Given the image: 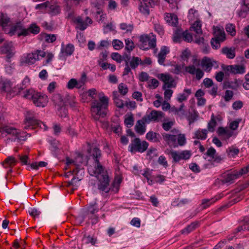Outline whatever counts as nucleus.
<instances>
[{
    "mask_svg": "<svg viewBox=\"0 0 249 249\" xmlns=\"http://www.w3.org/2000/svg\"><path fill=\"white\" fill-rule=\"evenodd\" d=\"M92 154L94 159V162L88 167V172L90 175L95 176L98 179L99 181L98 189L100 192L108 193L110 190L108 175L107 171L98 160L101 156V151L98 148H94L92 150Z\"/></svg>",
    "mask_w": 249,
    "mask_h": 249,
    "instance_id": "nucleus-1",
    "label": "nucleus"
},
{
    "mask_svg": "<svg viewBox=\"0 0 249 249\" xmlns=\"http://www.w3.org/2000/svg\"><path fill=\"white\" fill-rule=\"evenodd\" d=\"M108 105V98L104 95L100 96L98 100H94L91 103V115L95 121H99L101 118L106 116Z\"/></svg>",
    "mask_w": 249,
    "mask_h": 249,
    "instance_id": "nucleus-2",
    "label": "nucleus"
},
{
    "mask_svg": "<svg viewBox=\"0 0 249 249\" xmlns=\"http://www.w3.org/2000/svg\"><path fill=\"white\" fill-rule=\"evenodd\" d=\"M172 134L164 133L162 134L163 140L170 147L176 148L178 146H183L186 143L185 134L179 133V131L176 129L171 130Z\"/></svg>",
    "mask_w": 249,
    "mask_h": 249,
    "instance_id": "nucleus-3",
    "label": "nucleus"
},
{
    "mask_svg": "<svg viewBox=\"0 0 249 249\" xmlns=\"http://www.w3.org/2000/svg\"><path fill=\"white\" fill-rule=\"evenodd\" d=\"M23 96L25 98L32 99L34 104L39 107H45L48 101V97L46 95L36 91L33 89L26 90Z\"/></svg>",
    "mask_w": 249,
    "mask_h": 249,
    "instance_id": "nucleus-4",
    "label": "nucleus"
},
{
    "mask_svg": "<svg viewBox=\"0 0 249 249\" xmlns=\"http://www.w3.org/2000/svg\"><path fill=\"white\" fill-rule=\"evenodd\" d=\"M86 209L84 216L77 217L76 220L81 223L84 221V219L87 218L89 220H91L92 225L96 224L99 221V217L96 214L99 211L97 203L96 202L90 203Z\"/></svg>",
    "mask_w": 249,
    "mask_h": 249,
    "instance_id": "nucleus-5",
    "label": "nucleus"
},
{
    "mask_svg": "<svg viewBox=\"0 0 249 249\" xmlns=\"http://www.w3.org/2000/svg\"><path fill=\"white\" fill-rule=\"evenodd\" d=\"M24 128L25 129L36 127H40L46 130L47 129V126L42 122L36 119V114L34 112L28 111L26 114L25 122Z\"/></svg>",
    "mask_w": 249,
    "mask_h": 249,
    "instance_id": "nucleus-6",
    "label": "nucleus"
},
{
    "mask_svg": "<svg viewBox=\"0 0 249 249\" xmlns=\"http://www.w3.org/2000/svg\"><path fill=\"white\" fill-rule=\"evenodd\" d=\"M0 132L1 134L6 133L8 135L14 137V141L19 142L26 140V133L21 132L13 127L4 126L0 128Z\"/></svg>",
    "mask_w": 249,
    "mask_h": 249,
    "instance_id": "nucleus-7",
    "label": "nucleus"
},
{
    "mask_svg": "<svg viewBox=\"0 0 249 249\" xmlns=\"http://www.w3.org/2000/svg\"><path fill=\"white\" fill-rule=\"evenodd\" d=\"M139 41L140 48L143 50L153 49L156 46V36L153 33L141 36Z\"/></svg>",
    "mask_w": 249,
    "mask_h": 249,
    "instance_id": "nucleus-8",
    "label": "nucleus"
},
{
    "mask_svg": "<svg viewBox=\"0 0 249 249\" xmlns=\"http://www.w3.org/2000/svg\"><path fill=\"white\" fill-rule=\"evenodd\" d=\"M148 145L146 141H141L139 138H136L132 141L129 145L128 151L133 154L136 152L143 153L147 149Z\"/></svg>",
    "mask_w": 249,
    "mask_h": 249,
    "instance_id": "nucleus-9",
    "label": "nucleus"
},
{
    "mask_svg": "<svg viewBox=\"0 0 249 249\" xmlns=\"http://www.w3.org/2000/svg\"><path fill=\"white\" fill-rule=\"evenodd\" d=\"M168 154L171 156L175 162H178L181 160H189L192 155L191 151L190 150H171Z\"/></svg>",
    "mask_w": 249,
    "mask_h": 249,
    "instance_id": "nucleus-10",
    "label": "nucleus"
},
{
    "mask_svg": "<svg viewBox=\"0 0 249 249\" xmlns=\"http://www.w3.org/2000/svg\"><path fill=\"white\" fill-rule=\"evenodd\" d=\"M69 97H70L69 96L63 97L60 94H56L53 95V100L54 103L59 107L58 109V110L63 111V114H61V113L59 114V115L62 117H65L67 115V111L66 110L64 106L67 105V100Z\"/></svg>",
    "mask_w": 249,
    "mask_h": 249,
    "instance_id": "nucleus-11",
    "label": "nucleus"
},
{
    "mask_svg": "<svg viewBox=\"0 0 249 249\" xmlns=\"http://www.w3.org/2000/svg\"><path fill=\"white\" fill-rule=\"evenodd\" d=\"M157 77L163 82V89L174 88L177 86L174 78L170 74L160 73Z\"/></svg>",
    "mask_w": 249,
    "mask_h": 249,
    "instance_id": "nucleus-12",
    "label": "nucleus"
},
{
    "mask_svg": "<svg viewBox=\"0 0 249 249\" xmlns=\"http://www.w3.org/2000/svg\"><path fill=\"white\" fill-rule=\"evenodd\" d=\"M2 54L6 55V60H8L12 57L15 53V49L12 42H5L0 48Z\"/></svg>",
    "mask_w": 249,
    "mask_h": 249,
    "instance_id": "nucleus-13",
    "label": "nucleus"
},
{
    "mask_svg": "<svg viewBox=\"0 0 249 249\" xmlns=\"http://www.w3.org/2000/svg\"><path fill=\"white\" fill-rule=\"evenodd\" d=\"M201 63L203 69L207 72L210 71L213 68L217 69L219 67L216 61L208 57H204L202 59Z\"/></svg>",
    "mask_w": 249,
    "mask_h": 249,
    "instance_id": "nucleus-14",
    "label": "nucleus"
},
{
    "mask_svg": "<svg viewBox=\"0 0 249 249\" xmlns=\"http://www.w3.org/2000/svg\"><path fill=\"white\" fill-rule=\"evenodd\" d=\"M37 60V54L35 53V51L31 53L24 54L20 58L21 65H32Z\"/></svg>",
    "mask_w": 249,
    "mask_h": 249,
    "instance_id": "nucleus-15",
    "label": "nucleus"
},
{
    "mask_svg": "<svg viewBox=\"0 0 249 249\" xmlns=\"http://www.w3.org/2000/svg\"><path fill=\"white\" fill-rule=\"evenodd\" d=\"M73 20L77 24L76 28H79L81 31L85 30L88 24H91L92 23V19L88 17H87L85 20H84L81 17L78 16L74 18Z\"/></svg>",
    "mask_w": 249,
    "mask_h": 249,
    "instance_id": "nucleus-16",
    "label": "nucleus"
},
{
    "mask_svg": "<svg viewBox=\"0 0 249 249\" xmlns=\"http://www.w3.org/2000/svg\"><path fill=\"white\" fill-rule=\"evenodd\" d=\"M240 176V174L237 171H234L231 173L225 174L222 176L221 180L222 183L231 184L234 180L238 178Z\"/></svg>",
    "mask_w": 249,
    "mask_h": 249,
    "instance_id": "nucleus-17",
    "label": "nucleus"
},
{
    "mask_svg": "<svg viewBox=\"0 0 249 249\" xmlns=\"http://www.w3.org/2000/svg\"><path fill=\"white\" fill-rule=\"evenodd\" d=\"M23 29H25V28L20 22H17L13 25L11 23V25L7 29V31L5 33L10 34V36H13L16 34L18 35L19 33L23 32Z\"/></svg>",
    "mask_w": 249,
    "mask_h": 249,
    "instance_id": "nucleus-18",
    "label": "nucleus"
},
{
    "mask_svg": "<svg viewBox=\"0 0 249 249\" xmlns=\"http://www.w3.org/2000/svg\"><path fill=\"white\" fill-rule=\"evenodd\" d=\"M146 118L147 122L151 121H158L163 117V113L161 111L152 110L148 115L143 116Z\"/></svg>",
    "mask_w": 249,
    "mask_h": 249,
    "instance_id": "nucleus-19",
    "label": "nucleus"
},
{
    "mask_svg": "<svg viewBox=\"0 0 249 249\" xmlns=\"http://www.w3.org/2000/svg\"><path fill=\"white\" fill-rule=\"evenodd\" d=\"M153 3L152 0H146L142 1L139 5V9L140 12L145 15L149 14V8Z\"/></svg>",
    "mask_w": 249,
    "mask_h": 249,
    "instance_id": "nucleus-20",
    "label": "nucleus"
},
{
    "mask_svg": "<svg viewBox=\"0 0 249 249\" xmlns=\"http://www.w3.org/2000/svg\"><path fill=\"white\" fill-rule=\"evenodd\" d=\"M74 50V46L71 44H69L66 46L62 44L61 53L59 56L61 58L71 55L72 54Z\"/></svg>",
    "mask_w": 249,
    "mask_h": 249,
    "instance_id": "nucleus-21",
    "label": "nucleus"
},
{
    "mask_svg": "<svg viewBox=\"0 0 249 249\" xmlns=\"http://www.w3.org/2000/svg\"><path fill=\"white\" fill-rule=\"evenodd\" d=\"M146 118L143 117L142 119L138 120L135 126V131L139 134H143L146 130L145 124H147Z\"/></svg>",
    "mask_w": 249,
    "mask_h": 249,
    "instance_id": "nucleus-22",
    "label": "nucleus"
},
{
    "mask_svg": "<svg viewBox=\"0 0 249 249\" xmlns=\"http://www.w3.org/2000/svg\"><path fill=\"white\" fill-rule=\"evenodd\" d=\"M241 7L237 14L239 17L244 18L249 12V2L248 0H242L241 3Z\"/></svg>",
    "mask_w": 249,
    "mask_h": 249,
    "instance_id": "nucleus-23",
    "label": "nucleus"
},
{
    "mask_svg": "<svg viewBox=\"0 0 249 249\" xmlns=\"http://www.w3.org/2000/svg\"><path fill=\"white\" fill-rule=\"evenodd\" d=\"M164 19L169 25L171 26H176L178 23V17L174 13H165Z\"/></svg>",
    "mask_w": 249,
    "mask_h": 249,
    "instance_id": "nucleus-24",
    "label": "nucleus"
},
{
    "mask_svg": "<svg viewBox=\"0 0 249 249\" xmlns=\"http://www.w3.org/2000/svg\"><path fill=\"white\" fill-rule=\"evenodd\" d=\"M11 25V21L7 15L1 13L0 14V26H1L5 32H6L8 27Z\"/></svg>",
    "mask_w": 249,
    "mask_h": 249,
    "instance_id": "nucleus-25",
    "label": "nucleus"
},
{
    "mask_svg": "<svg viewBox=\"0 0 249 249\" xmlns=\"http://www.w3.org/2000/svg\"><path fill=\"white\" fill-rule=\"evenodd\" d=\"M39 32V28L36 25H32L28 29H23L22 33H19L18 34V36H26L28 35L30 33H32L34 34H37Z\"/></svg>",
    "mask_w": 249,
    "mask_h": 249,
    "instance_id": "nucleus-26",
    "label": "nucleus"
},
{
    "mask_svg": "<svg viewBox=\"0 0 249 249\" xmlns=\"http://www.w3.org/2000/svg\"><path fill=\"white\" fill-rule=\"evenodd\" d=\"M169 53V49L166 46H162L158 55V62L160 65L164 64L166 54Z\"/></svg>",
    "mask_w": 249,
    "mask_h": 249,
    "instance_id": "nucleus-27",
    "label": "nucleus"
},
{
    "mask_svg": "<svg viewBox=\"0 0 249 249\" xmlns=\"http://www.w3.org/2000/svg\"><path fill=\"white\" fill-rule=\"evenodd\" d=\"M221 52L229 59H233L235 56V49L234 47H225L222 48Z\"/></svg>",
    "mask_w": 249,
    "mask_h": 249,
    "instance_id": "nucleus-28",
    "label": "nucleus"
},
{
    "mask_svg": "<svg viewBox=\"0 0 249 249\" xmlns=\"http://www.w3.org/2000/svg\"><path fill=\"white\" fill-rule=\"evenodd\" d=\"M213 34L214 38L218 39L221 41H223L225 39V34L223 29L219 27H213Z\"/></svg>",
    "mask_w": 249,
    "mask_h": 249,
    "instance_id": "nucleus-29",
    "label": "nucleus"
},
{
    "mask_svg": "<svg viewBox=\"0 0 249 249\" xmlns=\"http://www.w3.org/2000/svg\"><path fill=\"white\" fill-rule=\"evenodd\" d=\"M17 163L15 158L12 156L7 157L2 162V165L4 168L7 169L13 168Z\"/></svg>",
    "mask_w": 249,
    "mask_h": 249,
    "instance_id": "nucleus-30",
    "label": "nucleus"
},
{
    "mask_svg": "<svg viewBox=\"0 0 249 249\" xmlns=\"http://www.w3.org/2000/svg\"><path fill=\"white\" fill-rule=\"evenodd\" d=\"M222 196L220 195L216 196L211 199H205L202 200L201 205L203 209H206L209 207L211 204L214 203L216 201L219 200Z\"/></svg>",
    "mask_w": 249,
    "mask_h": 249,
    "instance_id": "nucleus-31",
    "label": "nucleus"
},
{
    "mask_svg": "<svg viewBox=\"0 0 249 249\" xmlns=\"http://www.w3.org/2000/svg\"><path fill=\"white\" fill-rule=\"evenodd\" d=\"M1 89L3 91L7 93V98H10V95L11 94L12 89V84L8 81H5L2 83L1 86Z\"/></svg>",
    "mask_w": 249,
    "mask_h": 249,
    "instance_id": "nucleus-32",
    "label": "nucleus"
},
{
    "mask_svg": "<svg viewBox=\"0 0 249 249\" xmlns=\"http://www.w3.org/2000/svg\"><path fill=\"white\" fill-rule=\"evenodd\" d=\"M202 24L200 21L196 20L191 27V30L195 32L196 35L199 36L202 34Z\"/></svg>",
    "mask_w": 249,
    "mask_h": 249,
    "instance_id": "nucleus-33",
    "label": "nucleus"
},
{
    "mask_svg": "<svg viewBox=\"0 0 249 249\" xmlns=\"http://www.w3.org/2000/svg\"><path fill=\"white\" fill-rule=\"evenodd\" d=\"M125 125L128 128L132 126L134 123V118L132 113H128L125 115L124 120Z\"/></svg>",
    "mask_w": 249,
    "mask_h": 249,
    "instance_id": "nucleus-34",
    "label": "nucleus"
},
{
    "mask_svg": "<svg viewBox=\"0 0 249 249\" xmlns=\"http://www.w3.org/2000/svg\"><path fill=\"white\" fill-rule=\"evenodd\" d=\"M192 93L191 89H184L183 93H179L178 95L177 100L181 103L184 101H186L188 96Z\"/></svg>",
    "mask_w": 249,
    "mask_h": 249,
    "instance_id": "nucleus-35",
    "label": "nucleus"
},
{
    "mask_svg": "<svg viewBox=\"0 0 249 249\" xmlns=\"http://www.w3.org/2000/svg\"><path fill=\"white\" fill-rule=\"evenodd\" d=\"M129 63L132 69H135L139 64H142L143 63L140 58L133 56L129 61Z\"/></svg>",
    "mask_w": 249,
    "mask_h": 249,
    "instance_id": "nucleus-36",
    "label": "nucleus"
},
{
    "mask_svg": "<svg viewBox=\"0 0 249 249\" xmlns=\"http://www.w3.org/2000/svg\"><path fill=\"white\" fill-rule=\"evenodd\" d=\"M183 32L181 30L177 29L174 34L173 40L175 42H179L183 38Z\"/></svg>",
    "mask_w": 249,
    "mask_h": 249,
    "instance_id": "nucleus-37",
    "label": "nucleus"
},
{
    "mask_svg": "<svg viewBox=\"0 0 249 249\" xmlns=\"http://www.w3.org/2000/svg\"><path fill=\"white\" fill-rule=\"evenodd\" d=\"M61 12L60 6L56 4L51 5L49 7V12L53 16L59 14Z\"/></svg>",
    "mask_w": 249,
    "mask_h": 249,
    "instance_id": "nucleus-38",
    "label": "nucleus"
},
{
    "mask_svg": "<svg viewBox=\"0 0 249 249\" xmlns=\"http://www.w3.org/2000/svg\"><path fill=\"white\" fill-rule=\"evenodd\" d=\"M114 103L116 106L119 108H122L124 107V104L123 100H121L117 96V91L113 92Z\"/></svg>",
    "mask_w": 249,
    "mask_h": 249,
    "instance_id": "nucleus-39",
    "label": "nucleus"
},
{
    "mask_svg": "<svg viewBox=\"0 0 249 249\" xmlns=\"http://www.w3.org/2000/svg\"><path fill=\"white\" fill-rule=\"evenodd\" d=\"M157 136H159V135L153 131H150L146 134V138L148 141L153 142H157L159 141Z\"/></svg>",
    "mask_w": 249,
    "mask_h": 249,
    "instance_id": "nucleus-40",
    "label": "nucleus"
},
{
    "mask_svg": "<svg viewBox=\"0 0 249 249\" xmlns=\"http://www.w3.org/2000/svg\"><path fill=\"white\" fill-rule=\"evenodd\" d=\"M231 71L235 73L242 74L245 72V67L243 65L232 66Z\"/></svg>",
    "mask_w": 249,
    "mask_h": 249,
    "instance_id": "nucleus-41",
    "label": "nucleus"
},
{
    "mask_svg": "<svg viewBox=\"0 0 249 249\" xmlns=\"http://www.w3.org/2000/svg\"><path fill=\"white\" fill-rule=\"evenodd\" d=\"M7 63L5 64L4 69L5 71L8 74H12L14 71V65L13 63H11L10 59L8 60H6Z\"/></svg>",
    "mask_w": 249,
    "mask_h": 249,
    "instance_id": "nucleus-42",
    "label": "nucleus"
},
{
    "mask_svg": "<svg viewBox=\"0 0 249 249\" xmlns=\"http://www.w3.org/2000/svg\"><path fill=\"white\" fill-rule=\"evenodd\" d=\"M195 135L198 139L205 140L207 138V130L206 129L198 130L196 132Z\"/></svg>",
    "mask_w": 249,
    "mask_h": 249,
    "instance_id": "nucleus-43",
    "label": "nucleus"
},
{
    "mask_svg": "<svg viewBox=\"0 0 249 249\" xmlns=\"http://www.w3.org/2000/svg\"><path fill=\"white\" fill-rule=\"evenodd\" d=\"M197 226L196 223H192L190 225H188L187 227L181 231L182 234H188L193 230H194Z\"/></svg>",
    "mask_w": 249,
    "mask_h": 249,
    "instance_id": "nucleus-44",
    "label": "nucleus"
},
{
    "mask_svg": "<svg viewBox=\"0 0 249 249\" xmlns=\"http://www.w3.org/2000/svg\"><path fill=\"white\" fill-rule=\"evenodd\" d=\"M216 124V122L215 119V117L213 114L211 116V119L208 124V129L210 132H213L214 130V127Z\"/></svg>",
    "mask_w": 249,
    "mask_h": 249,
    "instance_id": "nucleus-45",
    "label": "nucleus"
},
{
    "mask_svg": "<svg viewBox=\"0 0 249 249\" xmlns=\"http://www.w3.org/2000/svg\"><path fill=\"white\" fill-rule=\"evenodd\" d=\"M198 117V113L196 111H194V113H190L187 118L189 125L194 123L197 120Z\"/></svg>",
    "mask_w": 249,
    "mask_h": 249,
    "instance_id": "nucleus-46",
    "label": "nucleus"
},
{
    "mask_svg": "<svg viewBox=\"0 0 249 249\" xmlns=\"http://www.w3.org/2000/svg\"><path fill=\"white\" fill-rule=\"evenodd\" d=\"M237 230L238 231H240L243 230L249 231V217L245 218L244 224L239 227Z\"/></svg>",
    "mask_w": 249,
    "mask_h": 249,
    "instance_id": "nucleus-47",
    "label": "nucleus"
},
{
    "mask_svg": "<svg viewBox=\"0 0 249 249\" xmlns=\"http://www.w3.org/2000/svg\"><path fill=\"white\" fill-rule=\"evenodd\" d=\"M118 90L119 93L123 96H124L128 92L127 86L124 83H121L118 86Z\"/></svg>",
    "mask_w": 249,
    "mask_h": 249,
    "instance_id": "nucleus-48",
    "label": "nucleus"
},
{
    "mask_svg": "<svg viewBox=\"0 0 249 249\" xmlns=\"http://www.w3.org/2000/svg\"><path fill=\"white\" fill-rule=\"evenodd\" d=\"M83 241L87 244L91 243L92 245H94L97 240L92 236L84 235L83 238Z\"/></svg>",
    "mask_w": 249,
    "mask_h": 249,
    "instance_id": "nucleus-49",
    "label": "nucleus"
},
{
    "mask_svg": "<svg viewBox=\"0 0 249 249\" xmlns=\"http://www.w3.org/2000/svg\"><path fill=\"white\" fill-rule=\"evenodd\" d=\"M26 86L24 87H21L20 86H18L17 87H12L11 94L10 95V98L13 96H14L16 95H18L20 93L21 91L24 88H25Z\"/></svg>",
    "mask_w": 249,
    "mask_h": 249,
    "instance_id": "nucleus-50",
    "label": "nucleus"
},
{
    "mask_svg": "<svg viewBox=\"0 0 249 249\" xmlns=\"http://www.w3.org/2000/svg\"><path fill=\"white\" fill-rule=\"evenodd\" d=\"M197 16L198 12L197 10L193 9H191L189 10L188 16L189 20H194L197 18Z\"/></svg>",
    "mask_w": 249,
    "mask_h": 249,
    "instance_id": "nucleus-51",
    "label": "nucleus"
},
{
    "mask_svg": "<svg viewBox=\"0 0 249 249\" xmlns=\"http://www.w3.org/2000/svg\"><path fill=\"white\" fill-rule=\"evenodd\" d=\"M226 30L232 36H234L236 34L235 27L232 24H227L226 27Z\"/></svg>",
    "mask_w": 249,
    "mask_h": 249,
    "instance_id": "nucleus-52",
    "label": "nucleus"
},
{
    "mask_svg": "<svg viewBox=\"0 0 249 249\" xmlns=\"http://www.w3.org/2000/svg\"><path fill=\"white\" fill-rule=\"evenodd\" d=\"M67 88L69 89H72L74 88L80 89L79 87L78 86L77 80L74 78L71 79L68 82L67 84Z\"/></svg>",
    "mask_w": 249,
    "mask_h": 249,
    "instance_id": "nucleus-53",
    "label": "nucleus"
},
{
    "mask_svg": "<svg viewBox=\"0 0 249 249\" xmlns=\"http://www.w3.org/2000/svg\"><path fill=\"white\" fill-rule=\"evenodd\" d=\"M92 7L95 8L97 9L96 13L98 15H100L102 13V5L101 4L96 1H93L91 3Z\"/></svg>",
    "mask_w": 249,
    "mask_h": 249,
    "instance_id": "nucleus-54",
    "label": "nucleus"
},
{
    "mask_svg": "<svg viewBox=\"0 0 249 249\" xmlns=\"http://www.w3.org/2000/svg\"><path fill=\"white\" fill-rule=\"evenodd\" d=\"M45 41L48 43H53L56 40V37L53 34H45L43 36Z\"/></svg>",
    "mask_w": 249,
    "mask_h": 249,
    "instance_id": "nucleus-55",
    "label": "nucleus"
},
{
    "mask_svg": "<svg viewBox=\"0 0 249 249\" xmlns=\"http://www.w3.org/2000/svg\"><path fill=\"white\" fill-rule=\"evenodd\" d=\"M87 75L85 72H83L80 78L77 80L78 86L80 89L87 82Z\"/></svg>",
    "mask_w": 249,
    "mask_h": 249,
    "instance_id": "nucleus-56",
    "label": "nucleus"
},
{
    "mask_svg": "<svg viewBox=\"0 0 249 249\" xmlns=\"http://www.w3.org/2000/svg\"><path fill=\"white\" fill-rule=\"evenodd\" d=\"M125 42L126 45L125 49L130 52L134 48L133 42L129 39H127L125 40Z\"/></svg>",
    "mask_w": 249,
    "mask_h": 249,
    "instance_id": "nucleus-57",
    "label": "nucleus"
},
{
    "mask_svg": "<svg viewBox=\"0 0 249 249\" xmlns=\"http://www.w3.org/2000/svg\"><path fill=\"white\" fill-rule=\"evenodd\" d=\"M222 160L223 158L216 152L215 154H214V156H212L210 158L209 161L215 163H220Z\"/></svg>",
    "mask_w": 249,
    "mask_h": 249,
    "instance_id": "nucleus-58",
    "label": "nucleus"
},
{
    "mask_svg": "<svg viewBox=\"0 0 249 249\" xmlns=\"http://www.w3.org/2000/svg\"><path fill=\"white\" fill-rule=\"evenodd\" d=\"M203 84L205 88H210L212 87L214 84L212 79L206 78L203 80Z\"/></svg>",
    "mask_w": 249,
    "mask_h": 249,
    "instance_id": "nucleus-59",
    "label": "nucleus"
},
{
    "mask_svg": "<svg viewBox=\"0 0 249 249\" xmlns=\"http://www.w3.org/2000/svg\"><path fill=\"white\" fill-rule=\"evenodd\" d=\"M112 45L115 49L119 50L123 47L124 44L119 40L114 39L112 41Z\"/></svg>",
    "mask_w": 249,
    "mask_h": 249,
    "instance_id": "nucleus-60",
    "label": "nucleus"
},
{
    "mask_svg": "<svg viewBox=\"0 0 249 249\" xmlns=\"http://www.w3.org/2000/svg\"><path fill=\"white\" fill-rule=\"evenodd\" d=\"M233 96V92L231 90H226L224 96V99L226 102H229L231 100Z\"/></svg>",
    "mask_w": 249,
    "mask_h": 249,
    "instance_id": "nucleus-61",
    "label": "nucleus"
},
{
    "mask_svg": "<svg viewBox=\"0 0 249 249\" xmlns=\"http://www.w3.org/2000/svg\"><path fill=\"white\" fill-rule=\"evenodd\" d=\"M222 41L219 40V39L213 38L212 39L211 43L212 47L214 49H217L220 47V43Z\"/></svg>",
    "mask_w": 249,
    "mask_h": 249,
    "instance_id": "nucleus-62",
    "label": "nucleus"
},
{
    "mask_svg": "<svg viewBox=\"0 0 249 249\" xmlns=\"http://www.w3.org/2000/svg\"><path fill=\"white\" fill-rule=\"evenodd\" d=\"M154 28L156 32H157L160 36L163 35L164 33L163 27L159 24L155 23L154 24Z\"/></svg>",
    "mask_w": 249,
    "mask_h": 249,
    "instance_id": "nucleus-63",
    "label": "nucleus"
},
{
    "mask_svg": "<svg viewBox=\"0 0 249 249\" xmlns=\"http://www.w3.org/2000/svg\"><path fill=\"white\" fill-rule=\"evenodd\" d=\"M158 162L160 164L162 165L165 168H167L168 165L166 159L163 156H160L159 158Z\"/></svg>",
    "mask_w": 249,
    "mask_h": 249,
    "instance_id": "nucleus-64",
    "label": "nucleus"
}]
</instances>
